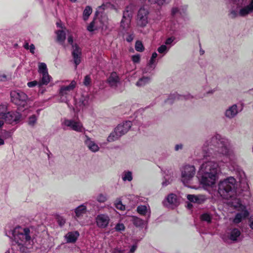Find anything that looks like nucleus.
<instances>
[{"instance_id": "nucleus-1", "label": "nucleus", "mask_w": 253, "mask_h": 253, "mask_svg": "<svg viewBox=\"0 0 253 253\" xmlns=\"http://www.w3.org/2000/svg\"><path fill=\"white\" fill-rule=\"evenodd\" d=\"M5 235L13 238V243L11 248L4 253H28L32 248V233L30 228L17 226L8 231H6Z\"/></svg>"}, {"instance_id": "nucleus-2", "label": "nucleus", "mask_w": 253, "mask_h": 253, "mask_svg": "<svg viewBox=\"0 0 253 253\" xmlns=\"http://www.w3.org/2000/svg\"><path fill=\"white\" fill-rule=\"evenodd\" d=\"M230 142L219 134H215L209 138L204 143L202 155L199 157H217L228 156L229 153Z\"/></svg>"}, {"instance_id": "nucleus-3", "label": "nucleus", "mask_w": 253, "mask_h": 253, "mask_svg": "<svg viewBox=\"0 0 253 253\" xmlns=\"http://www.w3.org/2000/svg\"><path fill=\"white\" fill-rule=\"evenodd\" d=\"M220 172L218 164L212 161L206 162L200 166L197 177L201 184L205 186L212 187Z\"/></svg>"}, {"instance_id": "nucleus-4", "label": "nucleus", "mask_w": 253, "mask_h": 253, "mask_svg": "<svg viewBox=\"0 0 253 253\" xmlns=\"http://www.w3.org/2000/svg\"><path fill=\"white\" fill-rule=\"evenodd\" d=\"M236 180L232 176L221 180L218 183V193L223 198L234 202L236 196Z\"/></svg>"}, {"instance_id": "nucleus-5", "label": "nucleus", "mask_w": 253, "mask_h": 253, "mask_svg": "<svg viewBox=\"0 0 253 253\" xmlns=\"http://www.w3.org/2000/svg\"><path fill=\"white\" fill-rule=\"evenodd\" d=\"M236 7L230 10L229 15L231 18L246 17L253 14V0H237Z\"/></svg>"}, {"instance_id": "nucleus-6", "label": "nucleus", "mask_w": 253, "mask_h": 253, "mask_svg": "<svg viewBox=\"0 0 253 253\" xmlns=\"http://www.w3.org/2000/svg\"><path fill=\"white\" fill-rule=\"evenodd\" d=\"M243 238L241 229L236 227L228 228L221 236L222 240L227 244L239 243L242 240Z\"/></svg>"}, {"instance_id": "nucleus-7", "label": "nucleus", "mask_w": 253, "mask_h": 253, "mask_svg": "<svg viewBox=\"0 0 253 253\" xmlns=\"http://www.w3.org/2000/svg\"><path fill=\"white\" fill-rule=\"evenodd\" d=\"M234 202H229V204L240 211L236 214L233 220L234 223L238 224L249 215V212L246 207L241 203L239 199H234Z\"/></svg>"}, {"instance_id": "nucleus-8", "label": "nucleus", "mask_w": 253, "mask_h": 253, "mask_svg": "<svg viewBox=\"0 0 253 253\" xmlns=\"http://www.w3.org/2000/svg\"><path fill=\"white\" fill-rule=\"evenodd\" d=\"M77 83L73 80L69 85H63L60 86L59 95L60 101L62 102L67 103L72 98V93L76 87Z\"/></svg>"}, {"instance_id": "nucleus-9", "label": "nucleus", "mask_w": 253, "mask_h": 253, "mask_svg": "<svg viewBox=\"0 0 253 253\" xmlns=\"http://www.w3.org/2000/svg\"><path fill=\"white\" fill-rule=\"evenodd\" d=\"M61 125L63 128H67L78 132H83L85 130L82 122L78 118L64 119Z\"/></svg>"}, {"instance_id": "nucleus-10", "label": "nucleus", "mask_w": 253, "mask_h": 253, "mask_svg": "<svg viewBox=\"0 0 253 253\" xmlns=\"http://www.w3.org/2000/svg\"><path fill=\"white\" fill-rule=\"evenodd\" d=\"M181 181L185 185L189 183L194 177L196 169L193 165H186L181 168Z\"/></svg>"}, {"instance_id": "nucleus-11", "label": "nucleus", "mask_w": 253, "mask_h": 253, "mask_svg": "<svg viewBox=\"0 0 253 253\" xmlns=\"http://www.w3.org/2000/svg\"><path fill=\"white\" fill-rule=\"evenodd\" d=\"M12 102L18 106H24L27 100V95L21 91H12L10 93Z\"/></svg>"}, {"instance_id": "nucleus-12", "label": "nucleus", "mask_w": 253, "mask_h": 253, "mask_svg": "<svg viewBox=\"0 0 253 253\" xmlns=\"http://www.w3.org/2000/svg\"><path fill=\"white\" fill-rule=\"evenodd\" d=\"M149 11L144 7H141L138 11L136 22L137 25L141 27L146 26L148 22Z\"/></svg>"}, {"instance_id": "nucleus-13", "label": "nucleus", "mask_w": 253, "mask_h": 253, "mask_svg": "<svg viewBox=\"0 0 253 253\" xmlns=\"http://www.w3.org/2000/svg\"><path fill=\"white\" fill-rule=\"evenodd\" d=\"M239 105L237 104H232L228 106L224 112L225 117L228 119H232L236 117L237 115L241 111Z\"/></svg>"}, {"instance_id": "nucleus-14", "label": "nucleus", "mask_w": 253, "mask_h": 253, "mask_svg": "<svg viewBox=\"0 0 253 253\" xmlns=\"http://www.w3.org/2000/svg\"><path fill=\"white\" fill-rule=\"evenodd\" d=\"M21 115L16 112H10L7 113H1L0 118L1 117L4 120L9 123L17 122L21 118Z\"/></svg>"}, {"instance_id": "nucleus-15", "label": "nucleus", "mask_w": 253, "mask_h": 253, "mask_svg": "<svg viewBox=\"0 0 253 253\" xmlns=\"http://www.w3.org/2000/svg\"><path fill=\"white\" fill-rule=\"evenodd\" d=\"M84 144L88 150L93 153L99 150L100 148L98 145L92 138L86 134L84 135Z\"/></svg>"}, {"instance_id": "nucleus-16", "label": "nucleus", "mask_w": 253, "mask_h": 253, "mask_svg": "<svg viewBox=\"0 0 253 253\" xmlns=\"http://www.w3.org/2000/svg\"><path fill=\"white\" fill-rule=\"evenodd\" d=\"M163 205L166 207H173L177 206L179 202L176 195L171 193L168 195L163 202Z\"/></svg>"}, {"instance_id": "nucleus-17", "label": "nucleus", "mask_w": 253, "mask_h": 253, "mask_svg": "<svg viewBox=\"0 0 253 253\" xmlns=\"http://www.w3.org/2000/svg\"><path fill=\"white\" fill-rule=\"evenodd\" d=\"M110 221V218L107 214H100L96 217V222L97 225L102 228H106Z\"/></svg>"}, {"instance_id": "nucleus-18", "label": "nucleus", "mask_w": 253, "mask_h": 253, "mask_svg": "<svg viewBox=\"0 0 253 253\" xmlns=\"http://www.w3.org/2000/svg\"><path fill=\"white\" fill-rule=\"evenodd\" d=\"M132 123L130 121H126L119 124L115 129L121 136L126 133L130 128Z\"/></svg>"}, {"instance_id": "nucleus-19", "label": "nucleus", "mask_w": 253, "mask_h": 253, "mask_svg": "<svg viewBox=\"0 0 253 253\" xmlns=\"http://www.w3.org/2000/svg\"><path fill=\"white\" fill-rule=\"evenodd\" d=\"M73 51L72 54L74 59V62L77 67L81 61L82 51L81 49L77 44L73 45Z\"/></svg>"}, {"instance_id": "nucleus-20", "label": "nucleus", "mask_w": 253, "mask_h": 253, "mask_svg": "<svg viewBox=\"0 0 253 253\" xmlns=\"http://www.w3.org/2000/svg\"><path fill=\"white\" fill-rule=\"evenodd\" d=\"M187 198L190 202L198 204H202L207 200V197L204 195L188 194Z\"/></svg>"}, {"instance_id": "nucleus-21", "label": "nucleus", "mask_w": 253, "mask_h": 253, "mask_svg": "<svg viewBox=\"0 0 253 253\" xmlns=\"http://www.w3.org/2000/svg\"><path fill=\"white\" fill-rule=\"evenodd\" d=\"M137 212L142 216H146L148 218L151 215V209L149 205H139L136 209Z\"/></svg>"}, {"instance_id": "nucleus-22", "label": "nucleus", "mask_w": 253, "mask_h": 253, "mask_svg": "<svg viewBox=\"0 0 253 253\" xmlns=\"http://www.w3.org/2000/svg\"><path fill=\"white\" fill-rule=\"evenodd\" d=\"M184 7L180 4H174L170 10V15L172 18H176L178 15H181L184 13Z\"/></svg>"}, {"instance_id": "nucleus-23", "label": "nucleus", "mask_w": 253, "mask_h": 253, "mask_svg": "<svg viewBox=\"0 0 253 253\" xmlns=\"http://www.w3.org/2000/svg\"><path fill=\"white\" fill-rule=\"evenodd\" d=\"M107 82L110 86L112 87H117L120 82V79L116 72H113L107 79Z\"/></svg>"}, {"instance_id": "nucleus-24", "label": "nucleus", "mask_w": 253, "mask_h": 253, "mask_svg": "<svg viewBox=\"0 0 253 253\" xmlns=\"http://www.w3.org/2000/svg\"><path fill=\"white\" fill-rule=\"evenodd\" d=\"M167 28L169 30L175 32L179 28V23L176 18H172L167 22Z\"/></svg>"}, {"instance_id": "nucleus-25", "label": "nucleus", "mask_w": 253, "mask_h": 253, "mask_svg": "<svg viewBox=\"0 0 253 253\" xmlns=\"http://www.w3.org/2000/svg\"><path fill=\"white\" fill-rule=\"evenodd\" d=\"M79 236V233L78 231H73L68 232L65 236V238L67 243H74L76 241Z\"/></svg>"}, {"instance_id": "nucleus-26", "label": "nucleus", "mask_w": 253, "mask_h": 253, "mask_svg": "<svg viewBox=\"0 0 253 253\" xmlns=\"http://www.w3.org/2000/svg\"><path fill=\"white\" fill-rule=\"evenodd\" d=\"M51 77L49 75L48 73H45L40 75V80L39 82V85L41 86L42 85L47 84L51 80Z\"/></svg>"}, {"instance_id": "nucleus-27", "label": "nucleus", "mask_w": 253, "mask_h": 253, "mask_svg": "<svg viewBox=\"0 0 253 253\" xmlns=\"http://www.w3.org/2000/svg\"><path fill=\"white\" fill-rule=\"evenodd\" d=\"M86 207L84 205H81L75 209V217L80 218L85 213Z\"/></svg>"}, {"instance_id": "nucleus-28", "label": "nucleus", "mask_w": 253, "mask_h": 253, "mask_svg": "<svg viewBox=\"0 0 253 253\" xmlns=\"http://www.w3.org/2000/svg\"><path fill=\"white\" fill-rule=\"evenodd\" d=\"M151 82V78L150 77L143 76L136 83L135 85L138 87H143Z\"/></svg>"}, {"instance_id": "nucleus-29", "label": "nucleus", "mask_w": 253, "mask_h": 253, "mask_svg": "<svg viewBox=\"0 0 253 253\" xmlns=\"http://www.w3.org/2000/svg\"><path fill=\"white\" fill-rule=\"evenodd\" d=\"M121 177L124 182H130L133 179L132 173L129 170H125L122 173Z\"/></svg>"}, {"instance_id": "nucleus-30", "label": "nucleus", "mask_w": 253, "mask_h": 253, "mask_svg": "<svg viewBox=\"0 0 253 253\" xmlns=\"http://www.w3.org/2000/svg\"><path fill=\"white\" fill-rule=\"evenodd\" d=\"M132 6H128L126 7L125 10L124 12L123 17H126V22L128 23L129 21V18H131L132 14Z\"/></svg>"}, {"instance_id": "nucleus-31", "label": "nucleus", "mask_w": 253, "mask_h": 253, "mask_svg": "<svg viewBox=\"0 0 253 253\" xmlns=\"http://www.w3.org/2000/svg\"><path fill=\"white\" fill-rule=\"evenodd\" d=\"M57 40L61 44H63L66 39V34L63 30H58L56 32Z\"/></svg>"}, {"instance_id": "nucleus-32", "label": "nucleus", "mask_w": 253, "mask_h": 253, "mask_svg": "<svg viewBox=\"0 0 253 253\" xmlns=\"http://www.w3.org/2000/svg\"><path fill=\"white\" fill-rule=\"evenodd\" d=\"M133 224L136 227H141L144 225V221L136 216H133L131 219Z\"/></svg>"}, {"instance_id": "nucleus-33", "label": "nucleus", "mask_w": 253, "mask_h": 253, "mask_svg": "<svg viewBox=\"0 0 253 253\" xmlns=\"http://www.w3.org/2000/svg\"><path fill=\"white\" fill-rule=\"evenodd\" d=\"M121 136L118 134L117 132L114 129V131L112 132L107 138V141L109 142H113L119 139Z\"/></svg>"}, {"instance_id": "nucleus-34", "label": "nucleus", "mask_w": 253, "mask_h": 253, "mask_svg": "<svg viewBox=\"0 0 253 253\" xmlns=\"http://www.w3.org/2000/svg\"><path fill=\"white\" fill-rule=\"evenodd\" d=\"M38 72L40 75L48 73L47 66L45 63L43 62L39 63Z\"/></svg>"}, {"instance_id": "nucleus-35", "label": "nucleus", "mask_w": 253, "mask_h": 253, "mask_svg": "<svg viewBox=\"0 0 253 253\" xmlns=\"http://www.w3.org/2000/svg\"><path fill=\"white\" fill-rule=\"evenodd\" d=\"M171 0H148L150 4H156L159 6H162L164 4L169 3Z\"/></svg>"}, {"instance_id": "nucleus-36", "label": "nucleus", "mask_w": 253, "mask_h": 253, "mask_svg": "<svg viewBox=\"0 0 253 253\" xmlns=\"http://www.w3.org/2000/svg\"><path fill=\"white\" fill-rule=\"evenodd\" d=\"M92 10L90 6H87L85 7L83 12V19L86 21L89 17V15L92 13Z\"/></svg>"}, {"instance_id": "nucleus-37", "label": "nucleus", "mask_w": 253, "mask_h": 253, "mask_svg": "<svg viewBox=\"0 0 253 253\" xmlns=\"http://www.w3.org/2000/svg\"><path fill=\"white\" fill-rule=\"evenodd\" d=\"M126 17H123V19L121 22V28L124 31H126L129 27L131 18H129V21L128 23L126 22Z\"/></svg>"}, {"instance_id": "nucleus-38", "label": "nucleus", "mask_w": 253, "mask_h": 253, "mask_svg": "<svg viewBox=\"0 0 253 253\" xmlns=\"http://www.w3.org/2000/svg\"><path fill=\"white\" fill-rule=\"evenodd\" d=\"M175 40V38L174 37H170L166 39L165 44L168 47H169V48L171 46L175 44L174 41Z\"/></svg>"}, {"instance_id": "nucleus-39", "label": "nucleus", "mask_w": 253, "mask_h": 253, "mask_svg": "<svg viewBox=\"0 0 253 253\" xmlns=\"http://www.w3.org/2000/svg\"><path fill=\"white\" fill-rule=\"evenodd\" d=\"M169 49V47H168L166 45L163 44L159 47L157 50L159 53L165 55L168 52Z\"/></svg>"}, {"instance_id": "nucleus-40", "label": "nucleus", "mask_w": 253, "mask_h": 253, "mask_svg": "<svg viewBox=\"0 0 253 253\" xmlns=\"http://www.w3.org/2000/svg\"><path fill=\"white\" fill-rule=\"evenodd\" d=\"M212 218V216L209 213H204L201 215V219L203 221L210 223Z\"/></svg>"}, {"instance_id": "nucleus-41", "label": "nucleus", "mask_w": 253, "mask_h": 253, "mask_svg": "<svg viewBox=\"0 0 253 253\" xmlns=\"http://www.w3.org/2000/svg\"><path fill=\"white\" fill-rule=\"evenodd\" d=\"M96 200L99 203H104L107 201V197L106 194L100 193L96 196Z\"/></svg>"}, {"instance_id": "nucleus-42", "label": "nucleus", "mask_w": 253, "mask_h": 253, "mask_svg": "<svg viewBox=\"0 0 253 253\" xmlns=\"http://www.w3.org/2000/svg\"><path fill=\"white\" fill-rule=\"evenodd\" d=\"M38 120V117L35 115H33L30 116L28 120V124L31 126H34L37 123V121Z\"/></svg>"}, {"instance_id": "nucleus-43", "label": "nucleus", "mask_w": 253, "mask_h": 253, "mask_svg": "<svg viewBox=\"0 0 253 253\" xmlns=\"http://www.w3.org/2000/svg\"><path fill=\"white\" fill-rule=\"evenodd\" d=\"M110 253H128L127 250L116 247L111 249Z\"/></svg>"}, {"instance_id": "nucleus-44", "label": "nucleus", "mask_w": 253, "mask_h": 253, "mask_svg": "<svg viewBox=\"0 0 253 253\" xmlns=\"http://www.w3.org/2000/svg\"><path fill=\"white\" fill-rule=\"evenodd\" d=\"M115 230L118 232H122L125 230V226L122 223H118L115 228Z\"/></svg>"}, {"instance_id": "nucleus-45", "label": "nucleus", "mask_w": 253, "mask_h": 253, "mask_svg": "<svg viewBox=\"0 0 253 253\" xmlns=\"http://www.w3.org/2000/svg\"><path fill=\"white\" fill-rule=\"evenodd\" d=\"M135 49L139 52H142L144 50L143 45L140 41H137L135 45Z\"/></svg>"}, {"instance_id": "nucleus-46", "label": "nucleus", "mask_w": 253, "mask_h": 253, "mask_svg": "<svg viewBox=\"0 0 253 253\" xmlns=\"http://www.w3.org/2000/svg\"><path fill=\"white\" fill-rule=\"evenodd\" d=\"M115 205L116 208L118 210H124L125 209V206L122 204V202L119 200L116 201Z\"/></svg>"}, {"instance_id": "nucleus-47", "label": "nucleus", "mask_w": 253, "mask_h": 253, "mask_svg": "<svg viewBox=\"0 0 253 253\" xmlns=\"http://www.w3.org/2000/svg\"><path fill=\"white\" fill-rule=\"evenodd\" d=\"M172 181V179L168 177L165 176L164 180L162 183V185L163 187H166L168 185L170 184Z\"/></svg>"}, {"instance_id": "nucleus-48", "label": "nucleus", "mask_w": 253, "mask_h": 253, "mask_svg": "<svg viewBox=\"0 0 253 253\" xmlns=\"http://www.w3.org/2000/svg\"><path fill=\"white\" fill-rule=\"evenodd\" d=\"M91 77L90 75H86L85 76L83 83L85 86H88L91 84Z\"/></svg>"}, {"instance_id": "nucleus-49", "label": "nucleus", "mask_w": 253, "mask_h": 253, "mask_svg": "<svg viewBox=\"0 0 253 253\" xmlns=\"http://www.w3.org/2000/svg\"><path fill=\"white\" fill-rule=\"evenodd\" d=\"M156 66V59L154 58H152V57H151V59H150L148 64V67L149 68H151L152 69H153Z\"/></svg>"}, {"instance_id": "nucleus-50", "label": "nucleus", "mask_w": 253, "mask_h": 253, "mask_svg": "<svg viewBox=\"0 0 253 253\" xmlns=\"http://www.w3.org/2000/svg\"><path fill=\"white\" fill-rule=\"evenodd\" d=\"M57 221L59 226H63L65 222L66 219L62 216H58L57 218Z\"/></svg>"}, {"instance_id": "nucleus-51", "label": "nucleus", "mask_w": 253, "mask_h": 253, "mask_svg": "<svg viewBox=\"0 0 253 253\" xmlns=\"http://www.w3.org/2000/svg\"><path fill=\"white\" fill-rule=\"evenodd\" d=\"M248 225L250 229L253 231V214L250 215L249 218Z\"/></svg>"}, {"instance_id": "nucleus-52", "label": "nucleus", "mask_w": 253, "mask_h": 253, "mask_svg": "<svg viewBox=\"0 0 253 253\" xmlns=\"http://www.w3.org/2000/svg\"><path fill=\"white\" fill-rule=\"evenodd\" d=\"M140 56L139 54H136L132 56L131 59L134 63H138L140 61Z\"/></svg>"}, {"instance_id": "nucleus-53", "label": "nucleus", "mask_w": 253, "mask_h": 253, "mask_svg": "<svg viewBox=\"0 0 253 253\" xmlns=\"http://www.w3.org/2000/svg\"><path fill=\"white\" fill-rule=\"evenodd\" d=\"M38 84L39 85V82L36 81L30 82L27 84V85L29 87H33Z\"/></svg>"}, {"instance_id": "nucleus-54", "label": "nucleus", "mask_w": 253, "mask_h": 253, "mask_svg": "<svg viewBox=\"0 0 253 253\" xmlns=\"http://www.w3.org/2000/svg\"><path fill=\"white\" fill-rule=\"evenodd\" d=\"M137 248V246L136 244L133 245L130 248L129 251L128 252V253H134Z\"/></svg>"}, {"instance_id": "nucleus-55", "label": "nucleus", "mask_w": 253, "mask_h": 253, "mask_svg": "<svg viewBox=\"0 0 253 253\" xmlns=\"http://www.w3.org/2000/svg\"><path fill=\"white\" fill-rule=\"evenodd\" d=\"M94 22L92 21V22H91L90 23V24L87 26V29L88 31L89 32H92L93 31H94Z\"/></svg>"}, {"instance_id": "nucleus-56", "label": "nucleus", "mask_w": 253, "mask_h": 253, "mask_svg": "<svg viewBox=\"0 0 253 253\" xmlns=\"http://www.w3.org/2000/svg\"><path fill=\"white\" fill-rule=\"evenodd\" d=\"M6 79V76L4 74L0 72V81L4 82L5 81Z\"/></svg>"}, {"instance_id": "nucleus-57", "label": "nucleus", "mask_w": 253, "mask_h": 253, "mask_svg": "<svg viewBox=\"0 0 253 253\" xmlns=\"http://www.w3.org/2000/svg\"><path fill=\"white\" fill-rule=\"evenodd\" d=\"M134 38V35L133 34H129L126 38V40L128 42H131Z\"/></svg>"}, {"instance_id": "nucleus-58", "label": "nucleus", "mask_w": 253, "mask_h": 253, "mask_svg": "<svg viewBox=\"0 0 253 253\" xmlns=\"http://www.w3.org/2000/svg\"><path fill=\"white\" fill-rule=\"evenodd\" d=\"M183 148V145L182 144H177L175 145L174 147V150L176 151H179L180 150H182Z\"/></svg>"}, {"instance_id": "nucleus-59", "label": "nucleus", "mask_w": 253, "mask_h": 253, "mask_svg": "<svg viewBox=\"0 0 253 253\" xmlns=\"http://www.w3.org/2000/svg\"><path fill=\"white\" fill-rule=\"evenodd\" d=\"M29 49L30 50V52L32 54H34L35 53V45L33 44H31V45H30Z\"/></svg>"}, {"instance_id": "nucleus-60", "label": "nucleus", "mask_w": 253, "mask_h": 253, "mask_svg": "<svg viewBox=\"0 0 253 253\" xmlns=\"http://www.w3.org/2000/svg\"><path fill=\"white\" fill-rule=\"evenodd\" d=\"M68 42L71 44H72L73 43V37L72 36H69L68 38Z\"/></svg>"}, {"instance_id": "nucleus-61", "label": "nucleus", "mask_w": 253, "mask_h": 253, "mask_svg": "<svg viewBox=\"0 0 253 253\" xmlns=\"http://www.w3.org/2000/svg\"><path fill=\"white\" fill-rule=\"evenodd\" d=\"M108 4H103L102 5L99 6V8H102L103 9H105L107 6Z\"/></svg>"}, {"instance_id": "nucleus-62", "label": "nucleus", "mask_w": 253, "mask_h": 253, "mask_svg": "<svg viewBox=\"0 0 253 253\" xmlns=\"http://www.w3.org/2000/svg\"><path fill=\"white\" fill-rule=\"evenodd\" d=\"M0 115H1V113H0ZM3 120L1 117L0 118V127H1L3 125Z\"/></svg>"}, {"instance_id": "nucleus-63", "label": "nucleus", "mask_w": 253, "mask_h": 253, "mask_svg": "<svg viewBox=\"0 0 253 253\" xmlns=\"http://www.w3.org/2000/svg\"><path fill=\"white\" fill-rule=\"evenodd\" d=\"M157 56H158V54L156 52H154L152 54L151 57H152V58H154L155 59H156V58H157Z\"/></svg>"}, {"instance_id": "nucleus-64", "label": "nucleus", "mask_w": 253, "mask_h": 253, "mask_svg": "<svg viewBox=\"0 0 253 253\" xmlns=\"http://www.w3.org/2000/svg\"><path fill=\"white\" fill-rule=\"evenodd\" d=\"M215 90L214 89H211L207 92L208 94H213L215 92Z\"/></svg>"}]
</instances>
